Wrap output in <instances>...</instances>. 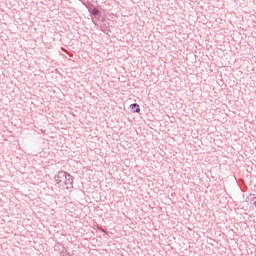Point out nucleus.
Masks as SVG:
<instances>
[{"label": "nucleus", "mask_w": 256, "mask_h": 256, "mask_svg": "<svg viewBox=\"0 0 256 256\" xmlns=\"http://www.w3.org/2000/svg\"><path fill=\"white\" fill-rule=\"evenodd\" d=\"M90 13L91 15H93V17H96V19H99L101 17V12L97 8H93L92 10H90Z\"/></svg>", "instance_id": "obj_3"}, {"label": "nucleus", "mask_w": 256, "mask_h": 256, "mask_svg": "<svg viewBox=\"0 0 256 256\" xmlns=\"http://www.w3.org/2000/svg\"><path fill=\"white\" fill-rule=\"evenodd\" d=\"M59 177H64L65 181L64 184L66 185V189H73V175H71L69 172L67 171H59L58 172V178Z\"/></svg>", "instance_id": "obj_1"}, {"label": "nucleus", "mask_w": 256, "mask_h": 256, "mask_svg": "<svg viewBox=\"0 0 256 256\" xmlns=\"http://www.w3.org/2000/svg\"><path fill=\"white\" fill-rule=\"evenodd\" d=\"M130 109H131L132 113H139L141 111V107L137 103L131 104Z\"/></svg>", "instance_id": "obj_2"}, {"label": "nucleus", "mask_w": 256, "mask_h": 256, "mask_svg": "<svg viewBox=\"0 0 256 256\" xmlns=\"http://www.w3.org/2000/svg\"><path fill=\"white\" fill-rule=\"evenodd\" d=\"M102 233L105 231L104 229H101Z\"/></svg>", "instance_id": "obj_5"}, {"label": "nucleus", "mask_w": 256, "mask_h": 256, "mask_svg": "<svg viewBox=\"0 0 256 256\" xmlns=\"http://www.w3.org/2000/svg\"><path fill=\"white\" fill-rule=\"evenodd\" d=\"M58 177H59V174L54 176V180L57 183V185H59V183H61L64 179V177H59V178Z\"/></svg>", "instance_id": "obj_4"}]
</instances>
